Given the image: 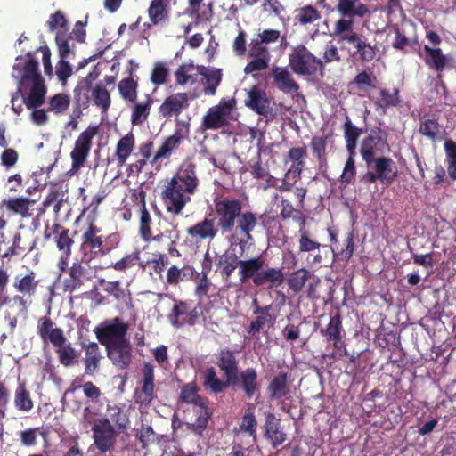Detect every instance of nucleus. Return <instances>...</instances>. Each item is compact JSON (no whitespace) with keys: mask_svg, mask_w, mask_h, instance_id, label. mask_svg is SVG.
Listing matches in <instances>:
<instances>
[{"mask_svg":"<svg viewBox=\"0 0 456 456\" xmlns=\"http://www.w3.org/2000/svg\"><path fill=\"white\" fill-rule=\"evenodd\" d=\"M200 186L197 166L191 160L183 162L173 177L167 183L161 192V199L167 213L181 215L191 197Z\"/></svg>","mask_w":456,"mask_h":456,"instance_id":"1","label":"nucleus"},{"mask_svg":"<svg viewBox=\"0 0 456 456\" xmlns=\"http://www.w3.org/2000/svg\"><path fill=\"white\" fill-rule=\"evenodd\" d=\"M216 364L224 372L225 379L218 378L213 366L208 367L202 376V385L210 394L224 393L230 387L238 385L239 361L235 353L228 348L221 349Z\"/></svg>","mask_w":456,"mask_h":456,"instance_id":"2","label":"nucleus"},{"mask_svg":"<svg viewBox=\"0 0 456 456\" xmlns=\"http://www.w3.org/2000/svg\"><path fill=\"white\" fill-rule=\"evenodd\" d=\"M265 258L261 256L242 259L238 272L240 281L245 283L251 281L256 287L277 289L285 281L282 267L265 268Z\"/></svg>","mask_w":456,"mask_h":456,"instance_id":"3","label":"nucleus"},{"mask_svg":"<svg viewBox=\"0 0 456 456\" xmlns=\"http://www.w3.org/2000/svg\"><path fill=\"white\" fill-rule=\"evenodd\" d=\"M242 209L243 204L238 199H214L213 219L223 234L236 231L245 217L250 221L257 219L256 213Z\"/></svg>","mask_w":456,"mask_h":456,"instance_id":"4","label":"nucleus"},{"mask_svg":"<svg viewBox=\"0 0 456 456\" xmlns=\"http://www.w3.org/2000/svg\"><path fill=\"white\" fill-rule=\"evenodd\" d=\"M100 233L101 228L91 222L81 236L82 261L86 264L93 259L108 255L119 244L118 234L112 233L103 237Z\"/></svg>","mask_w":456,"mask_h":456,"instance_id":"5","label":"nucleus"},{"mask_svg":"<svg viewBox=\"0 0 456 456\" xmlns=\"http://www.w3.org/2000/svg\"><path fill=\"white\" fill-rule=\"evenodd\" d=\"M289 66L297 75L323 77L324 65L304 45L296 46L289 55Z\"/></svg>","mask_w":456,"mask_h":456,"instance_id":"6","label":"nucleus"},{"mask_svg":"<svg viewBox=\"0 0 456 456\" xmlns=\"http://www.w3.org/2000/svg\"><path fill=\"white\" fill-rule=\"evenodd\" d=\"M236 109L234 98L220 100L218 104L210 107L202 118L201 129L216 131L230 125L235 119L233 111Z\"/></svg>","mask_w":456,"mask_h":456,"instance_id":"7","label":"nucleus"},{"mask_svg":"<svg viewBox=\"0 0 456 456\" xmlns=\"http://www.w3.org/2000/svg\"><path fill=\"white\" fill-rule=\"evenodd\" d=\"M190 136V124L186 121H177L175 132L172 135L167 137L159 147L151 163L156 164L159 159L169 158L172 152Z\"/></svg>","mask_w":456,"mask_h":456,"instance_id":"8","label":"nucleus"},{"mask_svg":"<svg viewBox=\"0 0 456 456\" xmlns=\"http://www.w3.org/2000/svg\"><path fill=\"white\" fill-rule=\"evenodd\" d=\"M92 431L94 444L99 452L104 453L113 448L117 432L108 418L94 419Z\"/></svg>","mask_w":456,"mask_h":456,"instance_id":"9","label":"nucleus"},{"mask_svg":"<svg viewBox=\"0 0 456 456\" xmlns=\"http://www.w3.org/2000/svg\"><path fill=\"white\" fill-rule=\"evenodd\" d=\"M385 148L388 149L387 134L379 127L371 129L362 141L360 150L362 159L368 167H371L375 154L378 151L382 152Z\"/></svg>","mask_w":456,"mask_h":456,"instance_id":"10","label":"nucleus"},{"mask_svg":"<svg viewBox=\"0 0 456 456\" xmlns=\"http://www.w3.org/2000/svg\"><path fill=\"white\" fill-rule=\"evenodd\" d=\"M257 224L258 219L250 221L245 217L240 225H238L237 230L230 232V236L228 238L230 243L229 250L234 251V248L239 247L240 254L238 256L241 257L245 251L254 245L252 232L255 230Z\"/></svg>","mask_w":456,"mask_h":456,"instance_id":"11","label":"nucleus"},{"mask_svg":"<svg viewBox=\"0 0 456 456\" xmlns=\"http://www.w3.org/2000/svg\"><path fill=\"white\" fill-rule=\"evenodd\" d=\"M97 126H90L83 131L76 140L74 148L70 153L72 167L74 169H78L85 165L92 147V140L97 134Z\"/></svg>","mask_w":456,"mask_h":456,"instance_id":"12","label":"nucleus"},{"mask_svg":"<svg viewBox=\"0 0 456 456\" xmlns=\"http://www.w3.org/2000/svg\"><path fill=\"white\" fill-rule=\"evenodd\" d=\"M128 324L122 322L119 317H115L102 323L101 328H96L94 332L99 341L107 346L113 341L126 340Z\"/></svg>","mask_w":456,"mask_h":456,"instance_id":"13","label":"nucleus"},{"mask_svg":"<svg viewBox=\"0 0 456 456\" xmlns=\"http://www.w3.org/2000/svg\"><path fill=\"white\" fill-rule=\"evenodd\" d=\"M84 261L73 262L68 269V276L63 281L62 289L69 294L80 289L87 281H91L89 268L83 265Z\"/></svg>","mask_w":456,"mask_h":456,"instance_id":"14","label":"nucleus"},{"mask_svg":"<svg viewBox=\"0 0 456 456\" xmlns=\"http://www.w3.org/2000/svg\"><path fill=\"white\" fill-rule=\"evenodd\" d=\"M248 56L252 58L244 68L245 74H251L255 71H262L267 69L271 55L265 45L260 43L256 38L249 44Z\"/></svg>","mask_w":456,"mask_h":456,"instance_id":"15","label":"nucleus"},{"mask_svg":"<svg viewBox=\"0 0 456 456\" xmlns=\"http://www.w3.org/2000/svg\"><path fill=\"white\" fill-rule=\"evenodd\" d=\"M37 333L44 343H50L53 347H61L67 342L63 330L56 327L53 321L48 316L38 319Z\"/></svg>","mask_w":456,"mask_h":456,"instance_id":"16","label":"nucleus"},{"mask_svg":"<svg viewBox=\"0 0 456 456\" xmlns=\"http://www.w3.org/2000/svg\"><path fill=\"white\" fill-rule=\"evenodd\" d=\"M28 60L21 62L22 56L17 57V63L13 66V71L16 73L15 77L19 79V88L24 86L28 83H34L37 78H43L38 70V61L32 57L29 52L27 53Z\"/></svg>","mask_w":456,"mask_h":456,"instance_id":"17","label":"nucleus"},{"mask_svg":"<svg viewBox=\"0 0 456 456\" xmlns=\"http://www.w3.org/2000/svg\"><path fill=\"white\" fill-rule=\"evenodd\" d=\"M107 355L112 364L119 370H125L132 362V347L128 340L113 341L106 346Z\"/></svg>","mask_w":456,"mask_h":456,"instance_id":"18","label":"nucleus"},{"mask_svg":"<svg viewBox=\"0 0 456 456\" xmlns=\"http://www.w3.org/2000/svg\"><path fill=\"white\" fill-rule=\"evenodd\" d=\"M245 105L260 116L267 118L269 115H272L270 100L265 91L260 89L257 86H252L247 92Z\"/></svg>","mask_w":456,"mask_h":456,"instance_id":"19","label":"nucleus"},{"mask_svg":"<svg viewBox=\"0 0 456 456\" xmlns=\"http://www.w3.org/2000/svg\"><path fill=\"white\" fill-rule=\"evenodd\" d=\"M373 170L382 185L390 186L398 176V170L395 162L388 157H379L372 162Z\"/></svg>","mask_w":456,"mask_h":456,"instance_id":"20","label":"nucleus"},{"mask_svg":"<svg viewBox=\"0 0 456 456\" xmlns=\"http://www.w3.org/2000/svg\"><path fill=\"white\" fill-rule=\"evenodd\" d=\"M290 392V375L284 371L274 375L266 387V393L271 401L286 398Z\"/></svg>","mask_w":456,"mask_h":456,"instance_id":"21","label":"nucleus"},{"mask_svg":"<svg viewBox=\"0 0 456 456\" xmlns=\"http://www.w3.org/2000/svg\"><path fill=\"white\" fill-rule=\"evenodd\" d=\"M189 107V96L186 93H175L167 96L159 106V113L166 118L179 116Z\"/></svg>","mask_w":456,"mask_h":456,"instance_id":"22","label":"nucleus"},{"mask_svg":"<svg viewBox=\"0 0 456 456\" xmlns=\"http://www.w3.org/2000/svg\"><path fill=\"white\" fill-rule=\"evenodd\" d=\"M346 42L351 44L354 48V54L358 55L359 59L363 62L373 61L377 55L378 48L367 42L365 36L358 33H351L346 37Z\"/></svg>","mask_w":456,"mask_h":456,"instance_id":"23","label":"nucleus"},{"mask_svg":"<svg viewBox=\"0 0 456 456\" xmlns=\"http://www.w3.org/2000/svg\"><path fill=\"white\" fill-rule=\"evenodd\" d=\"M238 385L248 398H252L260 393L261 384L258 372L253 367H248L238 373Z\"/></svg>","mask_w":456,"mask_h":456,"instance_id":"24","label":"nucleus"},{"mask_svg":"<svg viewBox=\"0 0 456 456\" xmlns=\"http://www.w3.org/2000/svg\"><path fill=\"white\" fill-rule=\"evenodd\" d=\"M81 348L85 352L84 364H85V374L93 376L98 371L101 365L102 355L101 348L96 342H82Z\"/></svg>","mask_w":456,"mask_h":456,"instance_id":"25","label":"nucleus"},{"mask_svg":"<svg viewBox=\"0 0 456 456\" xmlns=\"http://www.w3.org/2000/svg\"><path fill=\"white\" fill-rule=\"evenodd\" d=\"M219 231L213 218L205 217L203 220L190 226L187 229V234L192 239L199 240H213L217 236Z\"/></svg>","mask_w":456,"mask_h":456,"instance_id":"26","label":"nucleus"},{"mask_svg":"<svg viewBox=\"0 0 456 456\" xmlns=\"http://www.w3.org/2000/svg\"><path fill=\"white\" fill-rule=\"evenodd\" d=\"M307 157V150L306 147H294L289 149L286 161H291L292 164L289 167V170L286 173V176L289 179H299L301 177V174L305 166V158Z\"/></svg>","mask_w":456,"mask_h":456,"instance_id":"27","label":"nucleus"},{"mask_svg":"<svg viewBox=\"0 0 456 456\" xmlns=\"http://www.w3.org/2000/svg\"><path fill=\"white\" fill-rule=\"evenodd\" d=\"M336 10L343 18H363L370 14L368 5L361 0H338Z\"/></svg>","mask_w":456,"mask_h":456,"instance_id":"28","label":"nucleus"},{"mask_svg":"<svg viewBox=\"0 0 456 456\" xmlns=\"http://www.w3.org/2000/svg\"><path fill=\"white\" fill-rule=\"evenodd\" d=\"M424 53L421 54L425 64L436 72H443L449 62V57L443 53L439 47H430L428 45L423 46Z\"/></svg>","mask_w":456,"mask_h":456,"instance_id":"29","label":"nucleus"},{"mask_svg":"<svg viewBox=\"0 0 456 456\" xmlns=\"http://www.w3.org/2000/svg\"><path fill=\"white\" fill-rule=\"evenodd\" d=\"M265 436L271 442L273 448L283 444L287 439V434L281 428L280 419L272 412L265 416Z\"/></svg>","mask_w":456,"mask_h":456,"instance_id":"30","label":"nucleus"},{"mask_svg":"<svg viewBox=\"0 0 456 456\" xmlns=\"http://www.w3.org/2000/svg\"><path fill=\"white\" fill-rule=\"evenodd\" d=\"M399 94L400 91L398 88H393L392 92L387 88H380L379 96L371 98L375 110L386 114L387 109L399 106L401 102Z\"/></svg>","mask_w":456,"mask_h":456,"instance_id":"31","label":"nucleus"},{"mask_svg":"<svg viewBox=\"0 0 456 456\" xmlns=\"http://www.w3.org/2000/svg\"><path fill=\"white\" fill-rule=\"evenodd\" d=\"M154 102L153 98L150 94L145 95V99L142 102H138L135 101L131 109L130 122L134 126H140L145 123L150 116L152 104Z\"/></svg>","mask_w":456,"mask_h":456,"instance_id":"32","label":"nucleus"},{"mask_svg":"<svg viewBox=\"0 0 456 456\" xmlns=\"http://www.w3.org/2000/svg\"><path fill=\"white\" fill-rule=\"evenodd\" d=\"M171 0H151L148 8V16L152 25L165 23L169 19Z\"/></svg>","mask_w":456,"mask_h":456,"instance_id":"33","label":"nucleus"},{"mask_svg":"<svg viewBox=\"0 0 456 456\" xmlns=\"http://www.w3.org/2000/svg\"><path fill=\"white\" fill-rule=\"evenodd\" d=\"M273 82L277 88L284 93L297 92L298 84L293 79L286 68L273 67L272 69Z\"/></svg>","mask_w":456,"mask_h":456,"instance_id":"34","label":"nucleus"},{"mask_svg":"<svg viewBox=\"0 0 456 456\" xmlns=\"http://www.w3.org/2000/svg\"><path fill=\"white\" fill-rule=\"evenodd\" d=\"M46 86L44 78H37L31 83V88L27 97L23 96V102L28 110L36 109L45 102Z\"/></svg>","mask_w":456,"mask_h":456,"instance_id":"35","label":"nucleus"},{"mask_svg":"<svg viewBox=\"0 0 456 456\" xmlns=\"http://www.w3.org/2000/svg\"><path fill=\"white\" fill-rule=\"evenodd\" d=\"M343 325L339 312L330 316V322L325 329L320 330L321 334L325 337L328 342H332L334 347H338V344L343 338Z\"/></svg>","mask_w":456,"mask_h":456,"instance_id":"36","label":"nucleus"},{"mask_svg":"<svg viewBox=\"0 0 456 456\" xmlns=\"http://www.w3.org/2000/svg\"><path fill=\"white\" fill-rule=\"evenodd\" d=\"M53 235V240L56 246L61 253L71 254V247L74 243L73 239L69 236V230L61 225L54 224L51 227V233L45 234V238H50Z\"/></svg>","mask_w":456,"mask_h":456,"instance_id":"37","label":"nucleus"},{"mask_svg":"<svg viewBox=\"0 0 456 456\" xmlns=\"http://www.w3.org/2000/svg\"><path fill=\"white\" fill-rule=\"evenodd\" d=\"M272 305L259 306L254 309V314L256 315V320L252 321L248 329V333L251 336H255L266 325L273 326L274 323V318L272 317L270 310Z\"/></svg>","mask_w":456,"mask_h":456,"instance_id":"38","label":"nucleus"},{"mask_svg":"<svg viewBox=\"0 0 456 456\" xmlns=\"http://www.w3.org/2000/svg\"><path fill=\"white\" fill-rule=\"evenodd\" d=\"M378 78L370 69L358 72L350 82V86L359 93L366 94L370 90L377 88Z\"/></svg>","mask_w":456,"mask_h":456,"instance_id":"39","label":"nucleus"},{"mask_svg":"<svg viewBox=\"0 0 456 456\" xmlns=\"http://www.w3.org/2000/svg\"><path fill=\"white\" fill-rule=\"evenodd\" d=\"M138 78L130 71L127 77L121 79L118 84L120 97L126 102H134L138 98Z\"/></svg>","mask_w":456,"mask_h":456,"instance_id":"40","label":"nucleus"},{"mask_svg":"<svg viewBox=\"0 0 456 456\" xmlns=\"http://www.w3.org/2000/svg\"><path fill=\"white\" fill-rule=\"evenodd\" d=\"M135 146V137L133 133H128L122 136L116 145L115 155L117 157L118 165L123 166L132 154Z\"/></svg>","mask_w":456,"mask_h":456,"instance_id":"41","label":"nucleus"},{"mask_svg":"<svg viewBox=\"0 0 456 456\" xmlns=\"http://www.w3.org/2000/svg\"><path fill=\"white\" fill-rule=\"evenodd\" d=\"M38 283V280L36 279V273L30 271L22 277L16 276L13 288L20 294L30 297L36 294Z\"/></svg>","mask_w":456,"mask_h":456,"instance_id":"42","label":"nucleus"},{"mask_svg":"<svg viewBox=\"0 0 456 456\" xmlns=\"http://www.w3.org/2000/svg\"><path fill=\"white\" fill-rule=\"evenodd\" d=\"M75 40L68 35V31H57L55 35V43L57 45L58 54L61 59H71L75 56Z\"/></svg>","mask_w":456,"mask_h":456,"instance_id":"43","label":"nucleus"},{"mask_svg":"<svg viewBox=\"0 0 456 456\" xmlns=\"http://www.w3.org/2000/svg\"><path fill=\"white\" fill-rule=\"evenodd\" d=\"M298 256L305 253L316 252V249L327 248V245L321 244L313 238L312 233L305 229L300 228L298 232Z\"/></svg>","mask_w":456,"mask_h":456,"instance_id":"44","label":"nucleus"},{"mask_svg":"<svg viewBox=\"0 0 456 456\" xmlns=\"http://www.w3.org/2000/svg\"><path fill=\"white\" fill-rule=\"evenodd\" d=\"M188 314L189 304L186 301H175L167 319L173 327L181 328L187 323Z\"/></svg>","mask_w":456,"mask_h":456,"instance_id":"45","label":"nucleus"},{"mask_svg":"<svg viewBox=\"0 0 456 456\" xmlns=\"http://www.w3.org/2000/svg\"><path fill=\"white\" fill-rule=\"evenodd\" d=\"M31 202L32 201L28 198H9L4 200L2 205L9 212L19 215L22 218H25L30 216L29 205Z\"/></svg>","mask_w":456,"mask_h":456,"instance_id":"46","label":"nucleus"},{"mask_svg":"<svg viewBox=\"0 0 456 456\" xmlns=\"http://www.w3.org/2000/svg\"><path fill=\"white\" fill-rule=\"evenodd\" d=\"M241 262L240 256L228 249L220 256L217 265L221 268V273L229 278L237 268H240Z\"/></svg>","mask_w":456,"mask_h":456,"instance_id":"47","label":"nucleus"},{"mask_svg":"<svg viewBox=\"0 0 456 456\" xmlns=\"http://www.w3.org/2000/svg\"><path fill=\"white\" fill-rule=\"evenodd\" d=\"M14 406L20 411L28 412L34 407V403L25 382H19L14 393Z\"/></svg>","mask_w":456,"mask_h":456,"instance_id":"48","label":"nucleus"},{"mask_svg":"<svg viewBox=\"0 0 456 456\" xmlns=\"http://www.w3.org/2000/svg\"><path fill=\"white\" fill-rule=\"evenodd\" d=\"M199 387L194 382L184 385L180 393L179 402L193 404L197 407L203 406L208 400L198 394Z\"/></svg>","mask_w":456,"mask_h":456,"instance_id":"49","label":"nucleus"},{"mask_svg":"<svg viewBox=\"0 0 456 456\" xmlns=\"http://www.w3.org/2000/svg\"><path fill=\"white\" fill-rule=\"evenodd\" d=\"M139 196L141 200L139 234L142 239H148L150 238V233L151 232L152 220L146 208L145 192L142 190L139 193Z\"/></svg>","mask_w":456,"mask_h":456,"instance_id":"50","label":"nucleus"},{"mask_svg":"<svg viewBox=\"0 0 456 456\" xmlns=\"http://www.w3.org/2000/svg\"><path fill=\"white\" fill-rule=\"evenodd\" d=\"M311 273L306 268H300L293 271L287 279L289 289L294 294H298L310 279Z\"/></svg>","mask_w":456,"mask_h":456,"instance_id":"51","label":"nucleus"},{"mask_svg":"<svg viewBox=\"0 0 456 456\" xmlns=\"http://www.w3.org/2000/svg\"><path fill=\"white\" fill-rule=\"evenodd\" d=\"M441 129L442 126L438 123L437 119L428 118L420 121L419 133L422 136L435 142L440 138Z\"/></svg>","mask_w":456,"mask_h":456,"instance_id":"52","label":"nucleus"},{"mask_svg":"<svg viewBox=\"0 0 456 456\" xmlns=\"http://www.w3.org/2000/svg\"><path fill=\"white\" fill-rule=\"evenodd\" d=\"M59 358V362L64 367H70L77 362L79 354L71 346L70 343L62 344L61 347H54Z\"/></svg>","mask_w":456,"mask_h":456,"instance_id":"53","label":"nucleus"},{"mask_svg":"<svg viewBox=\"0 0 456 456\" xmlns=\"http://www.w3.org/2000/svg\"><path fill=\"white\" fill-rule=\"evenodd\" d=\"M447 173L452 180H456V142L447 140L444 144Z\"/></svg>","mask_w":456,"mask_h":456,"instance_id":"54","label":"nucleus"},{"mask_svg":"<svg viewBox=\"0 0 456 456\" xmlns=\"http://www.w3.org/2000/svg\"><path fill=\"white\" fill-rule=\"evenodd\" d=\"M102 284H104L103 290L110 296H113L117 301L127 303L131 300L130 293L121 287L118 281H102Z\"/></svg>","mask_w":456,"mask_h":456,"instance_id":"55","label":"nucleus"},{"mask_svg":"<svg viewBox=\"0 0 456 456\" xmlns=\"http://www.w3.org/2000/svg\"><path fill=\"white\" fill-rule=\"evenodd\" d=\"M48 105V111H52L55 115H61L69 108L70 98L66 94L59 93L49 99Z\"/></svg>","mask_w":456,"mask_h":456,"instance_id":"56","label":"nucleus"},{"mask_svg":"<svg viewBox=\"0 0 456 456\" xmlns=\"http://www.w3.org/2000/svg\"><path fill=\"white\" fill-rule=\"evenodd\" d=\"M354 25V19L341 17L334 24L333 36L338 37L339 41H346V37L351 33H356L353 30Z\"/></svg>","mask_w":456,"mask_h":456,"instance_id":"57","label":"nucleus"},{"mask_svg":"<svg viewBox=\"0 0 456 456\" xmlns=\"http://www.w3.org/2000/svg\"><path fill=\"white\" fill-rule=\"evenodd\" d=\"M92 97L94 105L107 111L110 106L111 99L109 91L102 86L97 85L92 90Z\"/></svg>","mask_w":456,"mask_h":456,"instance_id":"58","label":"nucleus"},{"mask_svg":"<svg viewBox=\"0 0 456 456\" xmlns=\"http://www.w3.org/2000/svg\"><path fill=\"white\" fill-rule=\"evenodd\" d=\"M140 389L135 392V402L148 406L156 398L155 384L139 383Z\"/></svg>","mask_w":456,"mask_h":456,"instance_id":"59","label":"nucleus"},{"mask_svg":"<svg viewBox=\"0 0 456 456\" xmlns=\"http://www.w3.org/2000/svg\"><path fill=\"white\" fill-rule=\"evenodd\" d=\"M295 19L301 25L313 24L321 19V14L313 5H306L297 10Z\"/></svg>","mask_w":456,"mask_h":456,"instance_id":"60","label":"nucleus"},{"mask_svg":"<svg viewBox=\"0 0 456 456\" xmlns=\"http://www.w3.org/2000/svg\"><path fill=\"white\" fill-rule=\"evenodd\" d=\"M200 74L203 75L206 79L205 94L208 95H215L222 81V70L216 69L207 73L200 72Z\"/></svg>","mask_w":456,"mask_h":456,"instance_id":"61","label":"nucleus"},{"mask_svg":"<svg viewBox=\"0 0 456 456\" xmlns=\"http://www.w3.org/2000/svg\"><path fill=\"white\" fill-rule=\"evenodd\" d=\"M210 267L211 259L207 255L202 264V277L200 278V282L195 289V295L200 300H201L205 296H207L209 289V283L207 274L208 270H210Z\"/></svg>","mask_w":456,"mask_h":456,"instance_id":"62","label":"nucleus"},{"mask_svg":"<svg viewBox=\"0 0 456 456\" xmlns=\"http://www.w3.org/2000/svg\"><path fill=\"white\" fill-rule=\"evenodd\" d=\"M107 411L110 416V421L114 422L119 431L126 428L129 419L120 407L118 405H108Z\"/></svg>","mask_w":456,"mask_h":456,"instance_id":"63","label":"nucleus"},{"mask_svg":"<svg viewBox=\"0 0 456 456\" xmlns=\"http://www.w3.org/2000/svg\"><path fill=\"white\" fill-rule=\"evenodd\" d=\"M195 69V66L192 62L183 63L175 72V81L180 86H185L188 83H194V77L191 71Z\"/></svg>","mask_w":456,"mask_h":456,"instance_id":"64","label":"nucleus"}]
</instances>
